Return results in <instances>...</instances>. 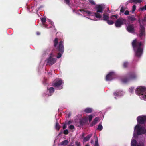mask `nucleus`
Instances as JSON below:
<instances>
[{
    "label": "nucleus",
    "mask_w": 146,
    "mask_h": 146,
    "mask_svg": "<svg viewBox=\"0 0 146 146\" xmlns=\"http://www.w3.org/2000/svg\"><path fill=\"white\" fill-rule=\"evenodd\" d=\"M142 44L141 42H137L136 39L134 40L132 42V46L133 48H137L135 53L136 56L137 57L141 56L143 53V49L141 47Z\"/></svg>",
    "instance_id": "obj_1"
},
{
    "label": "nucleus",
    "mask_w": 146,
    "mask_h": 146,
    "mask_svg": "<svg viewBox=\"0 0 146 146\" xmlns=\"http://www.w3.org/2000/svg\"><path fill=\"white\" fill-rule=\"evenodd\" d=\"M136 78L137 76L134 72H131L128 73L126 77L122 78L121 81L123 83H126L130 80L136 79Z\"/></svg>",
    "instance_id": "obj_2"
},
{
    "label": "nucleus",
    "mask_w": 146,
    "mask_h": 146,
    "mask_svg": "<svg viewBox=\"0 0 146 146\" xmlns=\"http://www.w3.org/2000/svg\"><path fill=\"white\" fill-rule=\"evenodd\" d=\"M136 93L139 96H142L143 99L146 100V88L140 86L137 88L135 91Z\"/></svg>",
    "instance_id": "obj_3"
},
{
    "label": "nucleus",
    "mask_w": 146,
    "mask_h": 146,
    "mask_svg": "<svg viewBox=\"0 0 146 146\" xmlns=\"http://www.w3.org/2000/svg\"><path fill=\"white\" fill-rule=\"evenodd\" d=\"M64 41L61 40L59 42L58 45L56 48L57 51L59 52L57 54V58H60L62 56V54H63L64 52V46L63 45Z\"/></svg>",
    "instance_id": "obj_4"
},
{
    "label": "nucleus",
    "mask_w": 146,
    "mask_h": 146,
    "mask_svg": "<svg viewBox=\"0 0 146 146\" xmlns=\"http://www.w3.org/2000/svg\"><path fill=\"white\" fill-rule=\"evenodd\" d=\"M96 12L94 13L95 17L98 18L100 19L102 17V15L99 13H102L104 10V8L102 5H98L96 6Z\"/></svg>",
    "instance_id": "obj_5"
},
{
    "label": "nucleus",
    "mask_w": 146,
    "mask_h": 146,
    "mask_svg": "<svg viewBox=\"0 0 146 146\" xmlns=\"http://www.w3.org/2000/svg\"><path fill=\"white\" fill-rule=\"evenodd\" d=\"M137 131V135H140L144 134L146 133V130L143 126H140L139 125H137L135 127Z\"/></svg>",
    "instance_id": "obj_6"
},
{
    "label": "nucleus",
    "mask_w": 146,
    "mask_h": 146,
    "mask_svg": "<svg viewBox=\"0 0 146 146\" xmlns=\"http://www.w3.org/2000/svg\"><path fill=\"white\" fill-rule=\"evenodd\" d=\"M63 83V82L61 79H58L56 80L53 81L52 83V86L56 88L57 90H59L62 88V87L61 86Z\"/></svg>",
    "instance_id": "obj_7"
},
{
    "label": "nucleus",
    "mask_w": 146,
    "mask_h": 146,
    "mask_svg": "<svg viewBox=\"0 0 146 146\" xmlns=\"http://www.w3.org/2000/svg\"><path fill=\"white\" fill-rule=\"evenodd\" d=\"M137 119L138 123L140 124H144L146 123V116H139Z\"/></svg>",
    "instance_id": "obj_8"
},
{
    "label": "nucleus",
    "mask_w": 146,
    "mask_h": 146,
    "mask_svg": "<svg viewBox=\"0 0 146 146\" xmlns=\"http://www.w3.org/2000/svg\"><path fill=\"white\" fill-rule=\"evenodd\" d=\"M53 54L51 53L50 54V57L47 59V63L50 65H52L54 64L56 61V58H53Z\"/></svg>",
    "instance_id": "obj_9"
},
{
    "label": "nucleus",
    "mask_w": 146,
    "mask_h": 146,
    "mask_svg": "<svg viewBox=\"0 0 146 146\" xmlns=\"http://www.w3.org/2000/svg\"><path fill=\"white\" fill-rule=\"evenodd\" d=\"M125 20L122 18H119L115 22V25L117 27H120L123 24Z\"/></svg>",
    "instance_id": "obj_10"
},
{
    "label": "nucleus",
    "mask_w": 146,
    "mask_h": 146,
    "mask_svg": "<svg viewBox=\"0 0 146 146\" xmlns=\"http://www.w3.org/2000/svg\"><path fill=\"white\" fill-rule=\"evenodd\" d=\"M140 33L139 34L138 36L141 38L143 36H144L145 35V30L144 27L141 24H140Z\"/></svg>",
    "instance_id": "obj_11"
},
{
    "label": "nucleus",
    "mask_w": 146,
    "mask_h": 146,
    "mask_svg": "<svg viewBox=\"0 0 146 146\" xmlns=\"http://www.w3.org/2000/svg\"><path fill=\"white\" fill-rule=\"evenodd\" d=\"M127 30L129 32L133 33L134 32V25L130 24L127 26Z\"/></svg>",
    "instance_id": "obj_12"
},
{
    "label": "nucleus",
    "mask_w": 146,
    "mask_h": 146,
    "mask_svg": "<svg viewBox=\"0 0 146 146\" xmlns=\"http://www.w3.org/2000/svg\"><path fill=\"white\" fill-rule=\"evenodd\" d=\"M114 73L111 72L108 74L106 77V80L107 81H111L113 78Z\"/></svg>",
    "instance_id": "obj_13"
},
{
    "label": "nucleus",
    "mask_w": 146,
    "mask_h": 146,
    "mask_svg": "<svg viewBox=\"0 0 146 146\" xmlns=\"http://www.w3.org/2000/svg\"><path fill=\"white\" fill-rule=\"evenodd\" d=\"M99 119V118L98 117H95L94 120L92 121V122L90 124V126L92 127L96 124L97 123Z\"/></svg>",
    "instance_id": "obj_14"
},
{
    "label": "nucleus",
    "mask_w": 146,
    "mask_h": 146,
    "mask_svg": "<svg viewBox=\"0 0 146 146\" xmlns=\"http://www.w3.org/2000/svg\"><path fill=\"white\" fill-rule=\"evenodd\" d=\"M92 136V134H90L88 135L87 136L84 137L83 140V141L84 142H86L88 141Z\"/></svg>",
    "instance_id": "obj_15"
},
{
    "label": "nucleus",
    "mask_w": 146,
    "mask_h": 146,
    "mask_svg": "<svg viewBox=\"0 0 146 146\" xmlns=\"http://www.w3.org/2000/svg\"><path fill=\"white\" fill-rule=\"evenodd\" d=\"M109 17L108 15H106L105 14H103V20L107 21L109 19Z\"/></svg>",
    "instance_id": "obj_16"
},
{
    "label": "nucleus",
    "mask_w": 146,
    "mask_h": 146,
    "mask_svg": "<svg viewBox=\"0 0 146 146\" xmlns=\"http://www.w3.org/2000/svg\"><path fill=\"white\" fill-rule=\"evenodd\" d=\"M92 109L88 108H86L84 110V111L87 113H90L92 112Z\"/></svg>",
    "instance_id": "obj_17"
},
{
    "label": "nucleus",
    "mask_w": 146,
    "mask_h": 146,
    "mask_svg": "<svg viewBox=\"0 0 146 146\" xmlns=\"http://www.w3.org/2000/svg\"><path fill=\"white\" fill-rule=\"evenodd\" d=\"M141 0H129L128 1L129 3H132L134 2L135 3H140L142 2Z\"/></svg>",
    "instance_id": "obj_18"
},
{
    "label": "nucleus",
    "mask_w": 146,
    "mask_h": 146,
    "mask_svg": "<svg viewBox=\"0 0 146 146\" xmlns=\"http://www.w3.org/2000/svg\"><path fill=\"white\" fill-rule=\"evenodd\" d=\"M128 18L131 21H135L136 20V19L134 17V16L133 15L129 16L128 17Z\"/></svg>",
    "instance_id": "obj_19"
},
{
    "label": "nucleus",
    "mask_w": 146,
    "mask_h": 146,
    "mask_svg": "<svg viewBox=\"0 0 146 146\" xmlns=\"http://www.w3.org/2000/svg\"><path fill=\"white\" fill-rule=\"evenodd\" d=\"M54 43V47H56L58 43V38H56L53 41Z\"/></svg>",
    "instance_id": "obj_20"
},
{
    "label": "nucleus",
    "mask_w": 146,
    "mask_h": 146,
    "mask_svg": "<svg viewBox=\"0 0 146 146\" xmlns=\"http://www.w3.org/2000/svg\"><path fill=\"white\" fill-rule=\"evenodd\" d=\"M48 90L49 91V92L50 94H52L53 93L54 91V89L53 87H50L48 89ZM51 95V94L50 95V96Z\"/></svg>",
    "instance_id": "obj_21"
},
{
    "label": "nucleus",
    "mask_w": 146,
    "mask_h": 146,
    "mask_svg": "<svg viewBox=\"0 0 146 146\" xmlns=\"http://www.w3.org/2000/svg\"><path fill=\"white\" fill-rule=\"evenodd\" d=\"M68 141L67 140H64L62 141L60 143L61 145H66L68 144Z\"/></svg>",
    "instance_id": "obj_22"
},
{
    "label": "nucleus",
    "mask_w": 146,
    "mask_h": 146,
    "mask_svg": "<svg viewBox=\"0 0 146 146\" xmlns=\"http://www.w3.org/2000/svg\"><path fill=\"white\" fill-rule=\"evenodd\" d=\"M137 141L135 139H133L131 140V146H136Z\"/></svg>",
    "instance_id": "obj_23"
},
{
    "label": "nucleus",
    "mask_w": 146,
    "mask_h": 146,
    "mask_svg": "<svg viewBox=\"0 0 146 146\" xmlns=\"http://www.w3.org/2000/svg\"><path fill=\"white\" fill-rule=\"evenodd\" d=\"M46 19L44 17H42L41 19V21L43 23V25L45 27H47V25H45L44 23L46 22Z\"/></svg>",
    "instance_id": "obj_24"
},
{
    "label": "nucleus",
    "mask_w": 146,
    "mask_h": 146,
    "mask_svg": "<svg viewBox=\"0 0 146 146\" xmlns=\"http://www.w3.org/2000/svg\"><path fill=\"white\" fill-rule=\"evenodd\" d=\"M55 127L57 130H59L60 128V126L57 122L56 123Z\"/></svg>",
    "instance_id": "obj_25"
},
{
    "label": "nucleus",
    "mask_w": 146,
    "mask_h": 146,
    "mask_svg": "<svg viewBox=\"0 0 146 146\" xmlns=\"http://www.w3.org/2000/svg\"><path fill=\"white\" fill-rule=\"evenodd\" d=\"M118 15L117 14L113 15L110 17V18L111 19H117L118 18Z\"/></svg>",
    "instance_id": "obj_26"
},
{
    "label": "nucleus",
    "mask_w": 146,
    "mask_h": 146,
    "mask_svg": "<svg viewBox=\"0 0 146 146\" xmlns=\"http://www.w3.org/2000/svg\"><path fill=\"white\" fill-rule=\"evenodd\" d=\"M129 65L128 62H125L123 64V66L124 68H126L128 67Z\"/></svg>",
    "instance_id": "obj_27"
},
{
    "label": "nucleus",
    "mask_w": 146,
    "mask_h": 146,
    "mask_svg": "<svg viewBox=\"0 0 146 146\" xmlns=\"http://www.w3.org/2000/svg\"><path fill=\"white\" fill-rule=\"evenodd\" d=\"M107 23L109 25H111L114 23V22L112 20H110L109 19L107 21Z\"/></svg>",
    "instance_id": "obj_28"
},
{
    "label": "nucleus",
    "mask_w": 146,
    "mask_h": 146,
    "mask_svg": "<svg viewBox=\"0 0 146 146\" xmlns=\"http://www.w3.org/2000/svg\"><path fill=\"white\" fill-rule=\"evenodd\" d=\"M86 121L84 120H81L80 121V125L82 126L85 125Z\"/></svg>",
    "instance_id": "obj_29"
},
{
    "label": "nucleus",
    "mask_w": 146,
    "mask_h": 146,
    "mask_svg": "<svg viewBox=\"0 0 146 146\" xmlns=\"http://www.w3.org/2000/svg\"><path fill=\"white\" fill-rule=\"evenodd\" d=\"M103 127L101 124H99L98 126L97 129L100 131H101L102 130Z\"/></svg>",
    "instance_id": "obj_30"
},
{
    "label": "nucleus",
    "mask_w": 146,
    "mask_h": 146,
    "mask_svg": "<svg viewBox=\"0 0 146 146\" xmlns=\"http://www.w3.org/2000/svg\"><path fill=\"white\" fill-rule=\"evenodd\" d=\"M89 2L91 4L93 5H95L96 3L93 0H88Z\"/></svg>",
    "instance_id": "obj_31"
},
{
    "label": "nucleus",
    "mask_w": 146,
    "mask_h": 146,
    "mask_svg": "<svg viewBox=\"0 0 146 146\" xmlns=\"http://www.w3.org/2000/svg\"><path fill=\"white\" fill-rule=\"evenodd\" d=\"M88 117H89V122H90L92 119L93 116H92V115H90Z\"/></svg>",
    "instance_id": "obj_32"
},
{
    "label": "nucleus",
    "mask_w": 146,
    "mask_h": 146,
    "mask_svg": "<svg viewBox=\"0 0 146 146\" xmlns=\"http://www.w3.org/2000/svg\"><path fill=\"white\" fill-rule=\"evenodd\" d=\"M119 92H115L114 93V95L115 96H119Z\"/></svg>",
    "instance_id": "obj_33"
},
{
    "label": "nucleus",
    "mask_w": 146,
    "mask_h": 146,
    "mask_svg": "<svg viewBox=\"0 0 146 146\" xmlns=\"http://www.w3.org/2000/svg\"><path fill=\"white\" fill-rule=\"evenodd\" d=\"M65 3L67 5H70V0H64Z\"/></svg>",
    "instance_id": "obj_34"
},
{
    "label": "nucleus",
    "mask_w": 146,
    "mask_h": 146,
    "mask_svg": "<svg viewBox=\"0 0 146 146\" xmlns=\"http://www.w3.org/2000/svg\"><path fill=\"white\" fill-rule=\"evenodd\" d=\"M125 10V8L123 7H122L121 9L120 12L123 13Z\"/></svg>",
    "instance_id": "obj_35"
},
{
    "label": "nucleus",
    "mask_w": 146,
    "mask_h": 146,
    "mask_svg": "<svg viewBox=\"0 0 146 146\" xmlns=\"http://www.w3.org/2000/svg\"><path fill=\"white\" fill-rule=\"evenodd\" d=\"M94 146H99L98 143V141L97 139H96L95 141Z\"/></svg>",
    "instance_id": "obj_36"
},
{
    "label": "nucleus",
    "mask_w": 146,
    "mask_h": 146,
    "mask_svg": "<svg viewBox=\"0 0 146 146\" xmlns=\"http://www.w3.org/2000/svg\"><path fill=\"white\" fill-rule=\"evenodd\" d=\"M136 9V6L135 5H134L133 6L132 12H133Z\"/></svg>",
    "instance_id": "obj_37"
},
{
    "label": "nucleus",
    "mask_w": 146,
    "mask_h": 146,
    "mask_svg": "<svg viewBox=\"0 0 146 146\" xmlns=\"http://www.w3.org/2000/svg\"><path fill=\"white\" fill-rule=\"evenodd\" d=\"M137 146H144V144L143 143H139Z\"/></svg>",
    "instance_id": "obj_38"
},
{
    "label": "nucleus",
    "mask_w": 146,
    "mask_h": 146,
    "mask_svg": "<svg viewBox=\"0 0 146 146\" xmlns=\"http://www.w3.org/2000/svg\"><path fill=\"white\" fill-rule=\"evenodd\" d=\"M64 134L65 135H67L68 133V132L67 129L64 130L63 132Z\"/></svg>",
    "instance_id": "obj_39"
},
{
    "label": "nucleus",
    "mask_w": 146,
    "mask_h": 146,
    "mask_svg": "<svg viewBox=\"0 0 146 146\" xmlns=\"http://www.w3.org/2000/svg\"><path fill=\"white\" fill-rule=\"evenodd\" d=\"M75 144L77 145V146H81L80 143L79 142L76 141L75 143Z\"/></svg>",
    "instance_id": "obj_40"
},
{
    "label": "nucleus",
    "mask_w": 146,
    "mask_h": 146,
    "mask_svg": "<svg viewBox=\"0 0 146 146\" xmlns=\"http://www.w3.org/2000/svg\"><path fill=\"white\" fill-rule=\"evenodd\" d=\"M140 9L142 11H143L144 10H146V5L145 6H144L143 7L141 8Z\"/></svg>",
    "instance_id": "obj_41"
},
{
    "label": "nucleus",
    "mask_w": 146,
    "mask_h": 146,
    "mask_svg": "<svg viewBox=\"0 0 146 146\" xmlns=\"http://www.w3.org/2000/svg\"><path fill=\"white\" fill-rule=\"evenodd\" d=\"M129 11L126 10L124 14H125V15H128L129 14Z\"/></svg>",
    "instance_id": "obj_42"
},
{
    "label": "nucleus",
    "mask_w": 146,
    "mask_h": 146,
    "mask_svg": "<svg viewBox=\"0 0 146 146\" xmlns=\"http://www.w3.org/2000/svg\"><path fill=\"white\" fill-rule=\"evenodd\" d=\"M69 127L70 129L72 130L74 129V127L73 125H71L69 126Z\"/></svg>",
    "instance_id": "obj_43"
},
{
    "label": "nucleus",
    "mask_w": 146,
    "mask_h": 146,
    "mask_svg": "<svg viewBox=\"0 0 146 146\" xmlns=\"http://www.w3.org/2000/svg\"><path fill=\"white\" fill-rule=\"evenodd\" d=\"M85 12L88 15H90L92 13L90 11L88 10H86L85 11Z\"/></svg>",
    "instance_id": "obj_44"
},
{
    "label": "nucleus",
    "mask_w": 146,
    "mask_h": 146,
    "mask_svg": "<svg viewBox=\"0 0 146 146\" xmlns=\"http://www.w3.org/2000/svg\"><path fill=\"white\" fill-rule=\"evenodd\" d=\"M130 88V92H132L134 90V88L133 87H131Z\"/></svg>",
    "instance_id": "obj_45"
},
{
    "label": "nucleus",
    "mask_w": 146,
    "mask_h": 146,
    "mask_svg": "<svg viewBox=\"0 0 146 146\" xmlns=\"http://www.w3.org/2000/svg\"><path fill=\"white\" fill-rule=\"evenodd\" d=\"M66 127V124H64L63 126V129H65Z\"/></svg>",
    "instance_id": "obj_46"
},
{
    "label": "nucleus",
    "mask_w": 146,
    "mask_h": 146,
    "mask_svg": "<svg viewBox=\"0 0 146 146\" xmlns=\"http://www.w3.org/2000/svg\"><path fill=\"white\" fill-rule=\"evenodd\" d=\"M79 11L81 12H85V11L86 10H84V9H80L79 10Z\"/></svg>",
    "instance_id": "obj_47"
},
{
    "label": "nucleus",
    "mask_w": 146,
    "mask_h": 146,
    "mask_svg": "<svg viewBox=\"0 0 146 146\" xmlns=\"http://www.w3.org/2000/svg\"><path fill=\"white\" fill-rule=\"evenodd\" d=\"M85 135V133H83L82 135V138H83V137H84V136Z\"/></svg>",
    "instance_id": "obj_48"
},
{
    "label": "nucleus",
    "mask_w": 146,
    "mask_h": 146,
    "mask_svg": "<svg viewBox=\"0 0 146 146\" xmlns=\"http://www.w3.org/2000/svg\"><path fill=\"white\" fill-rule=\"evenodd\" d=\"M72 123V121H69L68 122V124L70 125V124Z\"/></svg>",
    "instance_id": "obj_49"
},
{
    "label": "nucleus",
    "mask_w": 146,
    "mask_h": 146,
    "mask_svg": "<svg viewBox=\"0 0 146 146\" xmlns=\"http://www.w3.org/2000/svg\"><path fill=\"white\" fill-rule=\"evenodd\" d=\"M138 22L140 23V24H141V20L140 19H139L138 20Z\"/></svg>",
    "instance_id": "obj_50"
},
{
    "label": "nucleus",
    "mask_w": 146,
    "mask_h": 146,
    "mask_svg": "<svg viewBox=\"0 0 146 146\" xmlns=\"http://www.w3.org/2000/svg\"><path fill=\"white\" fill-rule=\"evenodd\" d=\"M36 34L37 35H39L40 34V33L39 32H37L36 33Z\"/></svg>",
    "instance_id": "obj_51"
},
{
    "label": "nucleus",
    "mask_w": 146,
    "mask_h": 146,
    "mask_svg": "<svg viewBox=\"0 0 146 146\" xmlns=\"http://www.w3.org/2000/svg\"><path fill=\"white\" fill-rule=\"evenodd\" d=\"M94 141L93 140H91L90 141V143H93Z\"/></svg>",
    "instance_id": "obj_52"
},
{
    "label": "nucleus",
    "mask_w": 146,
    "mask_h": 146,
    "mask_svg": "<svg viewBox=\"0 0 146 146\" xmlns=\"http://www.w3.org/2000/svg\"><path fill=\"white\" fill-rule=\"evenodd\" d=\"M85 146H89V145L88 144H87Z\"/></svg>",
    "instance_id": "obj_53"
},
{
    "label": "nucleus",
    "mask_w": 146,
    "mask_h": 146,
    "mask_svg": "<svg viewBox=\"0 0 146 146\" xmlns=\"http://www.w3.org/2000/svg\"><path fill=\"white\" fill-rule=\"evenodd\" d=\"M75 146V145H72V146Z\"/></svg>",
    "instance_id": "obj_54"
}]
</instances>
